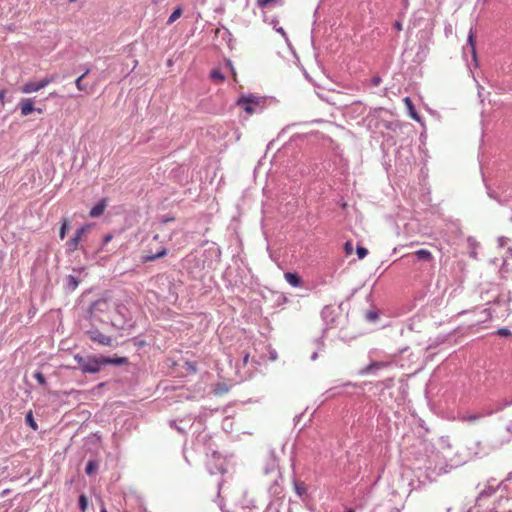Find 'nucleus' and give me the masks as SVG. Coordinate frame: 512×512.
Segmentation results:
<instances>
[{"instance_id":"nucleus-1","label":"nucleus","mask_w":512,"mask_h":512,"mask_svg":"<svg viewBox=\"0 0 512 512\" xmlns=\"http://www.w3.org/2000/svg\"><path fill=\"white\" fill-rule=\"evenodd\" d=\"M74 360L77 362L75 368L83 374H96L106 365L125 366L129 364L127 357L117 356L116 354L112 356L75 354Z\"/></svg>"},{"instance_id":"nucleus-2","label":"nucleus","mask_w":512,"mask_h":512,"mask_svg":"<svg viewBox=\"0 0 512 512\" xmlns=\"http://www.w3.org/2000/svg\"><path fill=\"white\" fill-rule=\"evenodd\" d=\"M264 104V98L252 94L243 95L237 101V105L249 115L261 113L264 109Z\"/></svg>"},{"instance_id":"nucleus-3","label":"nucleus","mask_w":512,"mask_h":512,"mask_svg":"<svg viewBox=\"0 0 512 512\" xmlns=\"http://www.w3.org/2000/svg\"><path fill=\"white\" fill-rule=\"evenodd\" d=\"M267 491L271 498L270 501L282 502L285 498L283 476L281 478L271 477L267 479Z\"/></svg>"},{"instance_id":"nucleus-4","label":"nucleus","mask_w":512,"mask_h":512,"mask_svg":"<svg viewBox=\"0 0 512 512\" xmlns=\"http://www.w3.org/2000/svg\"><path fill=\"white\" fill-rule=\"evenodd\" d=\"M85 334L88 336V338L100 345V346H107V347H117L118 342L116 338L106 335L102 333L98 328H91L85 332Z\"/></svg>"},{"instance_id":"nucleus-5","label":"nucleus","mask_w":512,"mask_h":512,"mask_svg":"<svg viewBox=\"0 0 512 512\" xmlns=\"http://www.w3.org/2000/svg\"><path fill=\"white\" fill-rule=\"evenodd\" d=\"M264 476L268 479L271 477L281 478V471L278 464V459L274 449L268 451L265 465L263 467Z\"/></svg>"},{"instance_id":"nucleus-6","label":"nucleus","mask_w":512,"mask_h":512,"mask_svg":"<svg viewBox=\"0 0 512 512\" xmlns=\"http://www.w3.org/2000/svg\"><path fill=\"white\" fill-rule=\"evenodd\" d=\"M54 80H55L54 76H46L43 79H41L40 81H28L27 83H25L22 86L21 91L26 94L37 92V91L45 88L47 85L52 83Z\"/></svg>"},{"instance_id":"nucleus-7","label":"nucleus","mask_w":512,"mask_h":512,"mask_svg":"<svg viewBox=\"0 0 512 512\" xmlns=\"http://www.w3.org/2000/svg\"><path fill=\"white\" fill-rule=\"evenodd\" d=\"M91 227L90 224H85L79 227L74 236L66 242V252L68 254L73 253L79 248V243L82 239V235Z\"/></svg>"},{"instance_id":"nucleus-8","label":"nucleus","mask_w":512,"mask_h":512,"mask_svg":"<svg viewBox=\"0 0 512 512\" xmlns=\"http://www.w3.org/2000/svg\"><path fill=\"white\" fill-rule=\"evenodd\" d=\"M321 318L325 324L323 330V333H325L328 328L333 327L335 324L336 310L332 306H325L321 311Z\"/></svg>"},{"instance_id":"nucleus-9","label":"nucleus","mask_w":512,"mask_h":512,"mask_svg":"<svg viewBox=\"0 0 512 512\" xmlns=\"http://www.w3.org/2000/svg\"><path fill=\"white\" fill-rule=\"evenodd\" d=\"M491 512H512V497H499L494 502Z\"/></svg>"},{"instance_id":"nucleus-10","label":"nucleus","mask_w":512,"mask_h":512,"mask_svg":"<svg viewBox=\"0 0 512 512\" xmlns=\"http://www.w3.org/2000/svg\"><path fill=\"white\" fill-rule=\"evenodd\" d=\"M192 424H193V421L191 418H182L179 421H177V420L169 421V426L183 435L187 433L188 429L191 428Z\"/></svg>"},{"instance_id":"nucleus-11","label":"nucleus","mask_w":512,"mask_h":512,"mask_svg":"<svg viewBox=\"0 0 512 512\" xmlns=\"http://www.w3.org/2000/svg\"><path fill=\"white\" fill-rule=\"evenodd\" d=\"M493 411H488L486 413L482 412H474V413H465L459 415V420L468 424H474L481 419H483L485 416L492 415Z\"/></svg>"},{"instance_id":"nucleus-12","label":"nucleus","mask_w":512,"mask_h":512,"mask_svg":"<svg viewBox=\"0 0 512 512\" xmlns=\"http://www.w3.org/2000/svg\"><path fill=\"white\" fill-rule=\"evenodd\" d=\"M107 205H108V200H107V198H102V199H100V200H99V201H98V202H97V203H96V204L91 208V210H90V212H89V216H90L91 218H98V217H100V216L104 213V211H105V209H106Z\"/></svg>"},{"instance_id":"nucleus-13","label":"nucleus","mask_w":512,"mask_h":512,"mask_svg":"<svg viewBox=\"0 0 512 512\" xmlns=\"http://www.w3.org/2000/svg\"><path fill=\"white\" fill-rule=\"evenodd\" d=\"M389 366V363L388 362H383V361H374V362H371L369 365H367L366 367H364L362 370H361V374L362 375H365V374H370V373H373L375 370H379V369H383V368H386Z\"/></svg>"},{"instance_id":"nucleus-14","label":"nucleus","mask_w":512,"mask_h":512,"mask_svg":"<svg viewBox=\"0 0 512 512\" xmlns=\"http://www.w3.org/2000/svg\"><path fill=\"white\" fill-rule=\"evenodd\" d=\"M19 108H20L21 114L23 116L29 115L30 113H32L36 109L32 99H22L19 102Z\"/></svg>"},{"instance_id":"nucleus-15","label":"nucleus","mask_w":512,"mask_h":512,"mask_svg":"<svg viewBox=\"0 0 512 512\" xmlns=\"http://www.w3.org/2000/svg\"><path fill=\"white\" fill-rule=\"evenodd\" d=\"M352 385L353 384L351 382L343 383L341 385L329 388L328 390H326L325 394L327 395V397H335L337 395L343 394L345 392V388Z\"/></svg>"},{"instance_id":"nucleus-16","label":"nucleus","mask_w":512,"mask_h":512,"mask_svg":"<svg viewBox=\"0 0 512 512\" xmlns=\"http://www.w3.org/2000/svg\"><path fill=\"white\" fill-rule=\"evenodd\" d=\"M467 45H468V48L471 53L473 61L476 62L477 61V53H476V46H475V34H474L472 28L470 29L469 34H468Z\"/></svg>"},{"instance_id":"nucleus-17","label":"nucleus","mask_w":512,"mask_h":512,"mask_svg":"<svg viewBox=\"0 0 512 512\" xmlns=\"http://www.w3.org/2000/svg\"><path fill=\"white\" fill-rule=\"evenodd\" d=\"M285 280L292 287H300L302 285V279L296 272H286L284 274Z\"/></svg>"},{"instance_id":"nucleus-18","label":"nucleus","mask_w":512,"mask_h":512,"mask_svg":"<svg viewBox=\"0 0 512 512\" xmlns=\"http://www.w3.org/2000/svg\"><path fill=\"white\" fill-rule=\"evenodd\" d=\"M79 285V279L74 275H67L64 279L65 289L69 292H73Z\"/></svg>"},{"instance_id":"nucleus-19","label":"nucleus","mask_w":512,"mask_h":512,"mask_svg":"<svg viewBox=\"0 0 512 512\" xmlns=\"http://www.w3.org/2000/svg\"><path fill=\"white\" fill-rule=\"evenodd\" d=\"M414 255L419 261L430 262L433 260L432 253L427 249H419L414 253Z\"/></svg>"},{"instance_id":"nucleus-20","label":"nucleus","mask_w":512,"mask_h":512,"mask_svg":"<svg viewBox=\"0 0 512 512\" xmlns=\"http://www.w3.org/2000/svg\"><path fill=\"white\" fill-rule=\"evenodd\" d=\"M91 69L87 68L85 71L75 80V85L80 91H87V84L83 82V79L90 73Z\"/></svg>"},{"instance_id":"nucleus-21","label":"nucleus","mask_w":512,"mask_h":512,"mask_svg":"<svg viewBox=\"0 0 512 512\" xmlns=\"http://www.w3.org/2000/svg\"><path fill=\"white\" fill-rule=\"evenodd\" d=\"M70 229V220L66 217H63L60 220V229H59V237L63 240L66 237L68 230Z\"/></svg>"},{"instance_id":"nucleus-22","label":"nucleus","mask_w":512,"mask_h":512,"mask_svg":"<svg viewBox=\"0 0 512 512\" xmlns=\"http://www.w3.org/2000/svg\"><path fill=\"white\" fill-rule=\"evenodd\" d=\"M498 489V487H493L491 485H488L486 486L478 495L476 501L479 502L480 500H482L483 498H488V497H491L495 492L496 490Z\"/></svg>"},{"instance_id":"nucleus-23","label":"nucleus","mask_w":512,"mask_h":512,"mask_svg":"<svg viewBox=\"0 0 512 512\" xmlns=\"http://www.w3.org/2000/svg\"><path fill=\"white\" fill-rule=\"evenodd\" d=\"M405 103L407 104V107L409 109L410 117L412 119H414L415 121L420 122L421 121V117H420L419 113L415 110V108H414L410 98L406 97L405 98Z\"/></svg>"},{"instance_id":"nucleus-24","label":"nucleus","mask_w":512,"mask_h":512,"mask_svg":"<svg viewBox=\"0 0 512 512\" xmlns=\"http://www.w3.org/2000/svg\"><path fill=\"white\" fill-rule=\"evenodd\" d=\"M99 464L96 460H89L85 467V472L87 475L91 476L98 471Z\"/></svg>"},{"instance_id":"nucleus-25","label":"nucleus","mask_w":512,"mask_h":512,"mask_svg":"<svg viewBox=\"0 0 512 512\" xmlns=\"http://www.w3.org/2000/svg\"><path fill=\"white\" fill-rule=\"evenodd\" d=\"M293 486H294V490H295L296 494L299 497H303L306 494V486L303 482L294 480Z\"/></svg>"},{"instance_id":"nucleus-26","label":"nucleus","mask_w":512,"mask_h":512,"mask_svg":"<svg viewBox=\"0 0 512 512\" xmlns=\"http://www.w3.org/2000/svg\"><path fill=\"white\" fill-rule=\"evenodd\" d=\"M210 78L214 82L220 83L225 80V75L219 69H214L210 73Z\"/></svg>"},{"instance_id":"nucleus-27","label":"nucleus","mask_w":512,"mask_h":512,"mask_svg":"<svg viewBox=\"0 0 512 512\" xmlns=\"http://www.w3.org/2000/svg\"><path fill=\"white\" fill-rule=\"evenodd\" d=\"M282 505V502L278 501H270L268 505L266 506V509L264 512H280V506Z\"/></svg>"},{"instance_id":"nucleus-28","label":"nucleus","mask_w":512,"mask_h":512,"mask_svg":"<svg viewBox=\"0 0 512 512\" xmlns=\"http://www.w3.org/2000/svg\"><path fill=\"white\" fill-rule=\"evenodd\" d=\"M182 7H177L173 12L172 14L169 16L168 20H167V24L170 25L172 24L173 22H175L181 15H182Z\"/></svg>"},{"instance_id":"nucleus-29","label":"nucleus","mask_w":512,"mask_h":512,"mask_svg":"<svg viewBox=\"0 0 512 512\" xmlns=\"http://www.w3.org/2000/svg\"><path fill=\"white\" fill-rule=\"evenodd\" d=\"M33 377L37 380V382H38L42 387H46V386H47L46 378H45L44 374H43L40 370H36V371L33 373Z\"/></svg>"},{"instance_id":"nucleus-30","label":"nucleus","mask_w":512,"mask_h":512,"mask_svg":"<svg viewBox=\"0 0 512 512\" xmlns=\"http://www.w3.org/2000/svg\"><path fill=\"white\" fill-rule=\"evenodd\" d=\"M25 421H26V424L31 427L33 430H37L38 429V425L37 423L35 422L34 418H33V414H32V411H29L26 416H25Z\"/></svg>"},{"instance_id":"nucleus-31","label":"nucleus","mask_w":512,"mask_h":512,"mask_svg":"<svg viewBox=\"0 0 512 512\" xmlns=\"http://www.w3.org/2000/svg\"><path fill=\"white\" fill-rule=\"evenodd\" d=\"M102 305H106L105 300H96V301L92 302L89 307V313L92 315L95 310H100V307Z\"/></svg>"},{"instance_id":"nucleus-32","label":"nucleus","mask_w":512,"mask_h":512,"mask_svg":"<svg viewBox=\"0 0 512 512\" xmlns=\"http://www.w3.org/2000/svg\"><path fill=\"white\" fill-rule=\"evenodd\" d=\"M365 318L369 322H375L379 318V314L376 310H369L365 314Z\"/></svg>"},{"instance_id":"nucleus-33","label":"nucleus","mask_w":512,"mask_h":512,"mask_svg":"<svg viewBox=\"0 0 512 512\" xmlns=\"http://www.w3.org/2000/svg\"><path fill=\"white\" fill-rule=\"evenodd\" d=\"M271 24L273 25V28L278 32L280 33L286 40L288 39V36H287V33L285 32V30L283 29V27L281 26H277L278 24V20L277 19H273L271 21Z\"/></svg>"},{"instance_id":"nucleus-34","label":"nucleus","mask_w":512,"mask_h":512,"mask_svg":"<svg viewBox=\"0 0 512 512\" xmlns=\"http://www.w3.org/2000/svg\"><path fill=\"white\" fill-rule=\"evenodd\" d=\"M140 260L142 263H147V262L155 261V260H157V258L155 257L154 254H152V250H149L148 253L141 256Z\"/></svg>"},{"instance_id":"nucleus-35","label":"nucleus","mask_w":512,"mask_h":512,"mask_svg":"<svg viewBox=\"0 0 512 512\" xmlns=\"http://www.w3.org/2000/svg\"><path fill=\"white\" fill-rule=\"evenodd\" d=\"M356 254H357L359 259H363V258H365L367 256L368 250L364 246L358 245L356 247Z\"/></svg>"},{"instance_id":"nucleus-36","label":"nucleus","mask_w":512,"mask_h":512,"mask_svg":"<svg viewBox=\"0 0 512 512\" xmlns=\"http://www.w3.org/2000/svg\"><path fill=\"white\" fill-rule=\"evenodd\" d=\"M152 254H154L157 259H160L168 254V250L166 247L161 246L155 252H152Z\"/></svg>"},{"instance_id":"nucleus-37","label":"nucleus","mask_w":512,"mask_h":512,"mask_svg":"<svg viewBox=\"0 0 512 512\" xmlns=\"http://www.w3.org/2000/svg\"><path fill=\"white\" fill-rule=\"evenodd\" d=\"M496 334L501 337H510L512 335V332L510 331V329L502 327L496 331Z\"/></svg>"},{"instance_id":"nucleus-38","label":"nucleus","mask_w":512,"mask_h":512,"mask_svg":"<svg viewBox=\"0 0 512 512\" xmlns=\"http://www.w3.org/2000/svg\"><path fill=\"white\" fill-rule=\"evenodd\" d=\"M78 504H79V508L82 511H84L87 508L88 502H87V498L84 494L79 496Z\"/></svg>"},{"instance_id":"nucleus-39","label":"nucleus","mask_w":512,"mask_h":512,"mask_svg":"<svg viewBox=\"0 0 512 512\" xmlns=\"http://www.w3.org/2000/svg\"><path fill=\"white\" fill-rule=\"evenodd\" d=\"M382 78L379 75H374L370 80V85L377 87L381 84Z\"/></svg>"},{"instance_id":"nucleus-40","label":"nucleus","mask_w":512,"mask_h":512,"mask_svg":"<svg viewBox=\"0 0 512 512\" xmlns=\"http://www.w3.org/2000/svg\"><path fill=\"white\" fill-rule=\"evenodd\" d=\"M277 0H257L259 7H267L273 3H275Z\"/></svg>"},{"instance_id":"nucleus-41","label":"nucleus","mask_w":512,"mask_h":512,"mask_svg":"<svg viewBox=\"0 0 512 512\" xmlns=\"http://www.w3.org/2000/svg\"><path fill=\"white\" fill-rule=\"evenodd\" d=\"M510 479H512V472L508 473L507 477L497 485L498 488H501L503 487V489H507V486H506V482L509 481Z\"/></svg>"},{"instance_id":"nucleus-42","label":"nucleus","mask_w":512,"mask_h":512,"mask_svg":"<svg viewBox=\"0 0 512 512\" xmlns=\"http://www.w3.org/2000/svg\"><path fill=\"white\" fill-rule=\"evenodd\" d=\"M344 250L347 254H351L353 252V245L350 241L345 242Z\"/></svg>"},{"instance_id":"nucleus-43","label":"nucleus","mask_w":512,"mask_h":512,"mask_svg":"<svg viewBox=\"0 0 512 512\" xmlns=\"http://www.w3.org/2000/svg\"><path fill=\"white\" fill-rule=\"evenodd\" d=\"M488 196L494 200H496L497 202H499L500 204H503V202L498 198L497 194L492 191L491 189H488Z\"/></svg>"},{"instance_id":"nucleus-44","label":"nucleus","mask_w":512,"mask_h":512,"mask_svg":"<svg viewBox=\"0 0 512 512\" xmlns=\"http://www.w3.org/2000/svg\"><path fill=\"white\" fill-rule=\"evenodd\" d=\"M509 241V238L505 237V236H500L498 238V243H499V246L500 247H504L505 244Z\"/></svg>"},{"instance_id":"nucleus-45","label":"nucleus","mask_w":512,"mask_h":512,"mask_svg":"<svg viewBox=\"0 0 512 512\" xmlns=\"http://www.w3.org/2000/svg\"><path fill=\"white\" fill-rule=\"evenodd\" d=\"M113 238V235L112 234H106L104 237H103V245H106L107 243H109L111 241V239Z\"/></svg>"},{"instance_id":"nucleus-46","label":"nucleus","mask_w":512,"mask_h":512,"mask_svg":"<svg viewBox=\"0 0 512 512\" xmlns=\"http://www.w3.org/2000/svg\"><path fill=\"white\" fill-rule=\"evenodd\" d=\"M393 26L397 31H401L403 29L401 21H395Z\"/></svg>"},{"instance_id":"nucleus-47","label":"nucleus","mask_w":512,"mask_h":512,"mask_svg":"<svg viewBox=\"0 0 512 512\" xmlns=\"http://www.w3.org/2000/svg\"><path fill=\"white\" fill-rule=\"evenodd\" d=\"M226 64L230 68L231 72L235 75L236 72H235V69L233 67V64H232L231 60H227Z\"/></svg>"},{"instance_id":"nucleus-48","label":"nucleus","mask_w":512,"mask_h":512,"mask_svg":"<svg viewBox=\"0 0 512 512\" xmlns=\"http://www.w3.org/2000/svg\"><path fill=\"white\" fill-rule=\"evenodd\" d=\"M6 92L4 90H0V101L4 104Z\"/></svg>"},{"instance_id":"nucleus-49","label":"nucleus","mask_w":512,"mask_h":512,"mask_svg":"<svg viewBox=\"0 0 512 512\" xmlns=\"http://www.w3.org/2000/svg\"><path fill=\"white\" fill-rule=\"evenodd\" d=\"M310 358H311L312 361H315L318 358V353L317 352H313Z\"/></svg>"},{"instance_id":"nucleus-50","label":"nucleus","mask_w":512,"mask_h":512,"mask_svg":"<svg viewBox=\"0 0 512 512\" xmlns=\"http://www.w3.org/2000/svg\"><path fill=\"white\" fill-rule=\"evenodd\" d=\"M248 360H249V354H245L244 357H243L244 365L248 363Z\"/></svg>"},{"instance_id":"nucleus-51","label":"nucleus","mask_w":512,"mask_h":512,"mask_svg":"<svg viewBox=\"0 0 512 512\" xmlns=\"http://www.w3.org/2000/svg\"><path fill=\"white\" fill-rule=\"evenodd\" d=\"M408 4H409V0H405L404 2V7L407 8L408 7Z\"/></svg>"},{"instance_id":"nucleus-52","label":"nucleus","mask_w":512,"mask_h":512,"mask_svg":"<svg viewBox=\"0 0 512 512\" xmlns=\"http://www.w3.org/2000/svg\"><path fill=\"white\" fill-rule=\"evenodd\" d=\"M385 127H386L387 129H391V123H386V124H385Z\"/></svg>"},{"instance_id":"nucleus-53","label":"nucleus","mask_w":512,"mask_h":512,"mask_svg":"<svg viewBox=\"0 0 512 512\" xmlns=\"http://www.w3.org/2000/svg\"><path fill=\"white\" fill-rule=\"evenodd\" d=\"M158 239H159V235H158V234H156V235H154V236H153V240H156V241H157Z\"/></svg>"},{"instance_id":"nucleus-54","label":"nucleus","mask_w":512,"mask_h":512,"mask_svg":"<svg viewBox=\"0 0 512 512\" xmlns=\"http://www.w3.org/2000/svg\"><path fill=\"white\" fill-rule=\"evenodd\" d=\"M35 111H37L38 113H42L43 110L41 108H36Z\"/></svg>"},{"instance_id":"nucleus-55","label":"nucleus","mask_w":512,"mask_h":512,"mask_svg":"<svg viewBox=\"0 0 512 512\" xmlns=\"http://www.w3.org/2000/svg\"><path fill=\"white\" fill-rule=\"evenodd\" d=\"M100 512H108L107 509L105 507H102Z\"/></svg>"},{"instance_id":"nucleus-56","label":"nucleus","mask_w":512,"mask_h":512,"mask_svg":"<svg viewBox=\"0 0 512 512\" xmlns=\"http://www.w3.org/2000/svg\"><path fill=\"white\" fill-rule=\"evenodd\" d=\"M300 415L299 416H295V420H299L300 419Z\"/></svg>"},{"instance_id":"nucleus-57","label":"nucleus","mask_w":512,"mask_h":512,"mask_svg":"<svg viewBox=\"0 0 512 512\" xmlns=\"http://www.w3.org/2000/svg\"><path fill=\"white\" fill-rule=\"evenodd\" d=\"M346 512H355L353 509H349Z\"/></svg>"}]
</instances>
